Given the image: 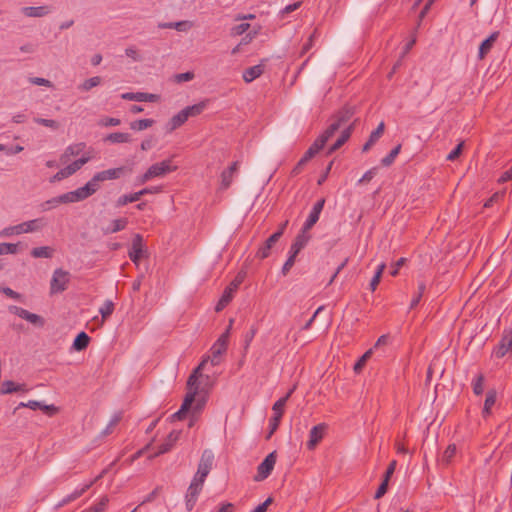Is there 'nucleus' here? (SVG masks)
Returning a JSON list of instances; mask_svg holds the SVG:
<instances>
[{
    "label": "nucleus",
    "mask_w": 512,
    "mask_h": 512,
    "mask_svg": "<svg viewBox=\"0 0 512 512\" xmlns=\"http://www.w3.org/2000/svg\"><path fill=\"white\" fill-rule=\"evenodd\" d=\"M206 364L207 359H203L189 376L187 381V394L180 409L173 415L174 418L182 419L190 410H192L195 416L202 410L205 401L204 399H196V397L204 391L201 386V379L203 378L202 370L205 368Z\"/></svg>",
    "instance_id": "obj_1"
},
{
    "label": "nucleus",
    "mask_w": 512,
    "mask_h": 512,
    "mask_svg": "<svg viewBox=\"0 0 512 512\" xmlns=\"http://www.w3.org/2000/svg\"><path fill=\"white\" fill-rule=\"evenodd\" d=\"M350 119L351 114L349 111L339 112L328 128L317 138L322 139L323 145L325 146L326 142L331 139L339 129H342L340 136L329 149L330 154L338 150L350 138L353 130V124H347Z\"/></svg>",
    "instance_id": "obj_2"
},
{
    "label": "nucleus",
    "mask_w": 512,
    "mask_h": 512,
    "mask_svg": "<svg viewBox=\"0 0 512 512\" xmlns=\"http://www.w3.org/2000/svg\"><path fill=\"white\" fill-rule=\"evenodd\" d=\"M350 119L351 114L349 111L339 112L328 128L317 138L322 139L323 145L325 146L326 142L331 139L339 129H342L340 136L329 149L330 154L338 150L350 138L353 130V124H347Z\"/></svg>",
    "instance_id": "obj_3"
},
{
    "label": "nucleus",
    "mask_w": 512,
    "mask_h": 512,
    "mask_svg": "<svg viewBox=\"0 0 512 512\" xmlns=\"http://www.w3.org/2000/svg\"><path fill=\"white\" fill-rule=\"evenodd\" d=\"M125 170V167H118L96 173L91 180L79 188L84 200L93 195L99 189L100 182L118 179Z\"/></svg>",
    "instance_id": "obj_4"
},
{
    "label": "nucleus",
    "mask_w": 512,
    "mask_h": 512,
    "mask_svg": "<svg viewBox=\"0 0 512 512\" xmlns=\"http://www.w3.org/2000/svg\"><path fill=\"white\" fill-rule=\"evenodd\" d=\"M83 200V195L81 194L80 189L78 188L74 191L64 193L62 195L53 197L49 200L42 202L39 205V208L42 212H47L58 207L60 204L75 203Z\"/></svg>",
    "instance_id": "obj_5"
},
{
    "label": "nucleus",
    "mask_w": 512,
    "mask_h": 512,
    "mask_svg": "<svg viewBox=\"0 0 512 512\" xmlns=\"http://www.w3.org/2000/svg\"><path fill=\"white\" fill-rule=\"evenodd\" d=\"M41 219L29 220L14 226H8L0 231V237L6 238L13 235H20L24 233H32L42 228L43 224Z\"/></svg>",
    "instance_id": "obj_6"
},
{
    "label": "nucleus",
    "mask_w": 512,
    "mask_h": 512,
    "mask_svg": "<svg viewBox=\"0 0 512 512\" xmlns=\"http://www.w3.org/2000/svg\"><path fill=\"white\" fill-rule=\"evenodd\" d=\"M309 236L304 233H300L292 243L290 249H289V256L286 262L284 263L282 267V274L286 275L290 269L293 267L295 263V259L299 252L306 246L308 243Z\"/></svg>",
    "instance_id": "obj_7"
},
{
    "label": "nucleus",
    "mask_w": 512,
    "mask_h": 512,
    "mask_svg": "<svg viewBox=\"0 0 512 512\" xmlns=\"http://www.w3.org/2000/svg\"><path fill=\"white\" fill-rule=\"evenodd\" d=\"M228 333L229 331H226L217 339V341L210 349V355L204 358L207 359V362L210 361L212 366H217L220 364L221 357L227 350Z\"/></svg>",
    "instance_id": "obj_8"
},
{
    "label": "nucleus",
    "mask_w": 512,
    "mask_h": 512,
    "mask_svg": "<svg viewBox=\"0 0 512 512\" xmlns=\"http://www.w3.org/2000/svg\"><path fill=\"white\" fill-rule=\"evenodd\" d=\"M293 391H294V388L291 389L284 397L280 398L273 404V407H272L273 417H271L269 420V428H270L269 436L272 435L277 430L280 420L284 413V406H285L287 400L289 399V397L291 396V394L293 393Z\"/></svg>",
    "instance_id": "obj_9"
},
{
    "label": "nucleus",
    "mask_w": 512,
    "mask_h": 512,
    "mask_svg": "<svg viewBox=\"0 0 512 512\" xmlns=\"http://www.w3.org/2000/svg\"><path fill=\"white\" fill-rule=\"evenodd\" d=\"M70 280V273L61 268L56 269L53 272L52 279L50 282V290L52 294L61 293L66 290Z\"/></svg>",
    "instance_id": "obj_10"
},
{
    "label": "nucleus",
    "mask_w": 512,
    "mask_h": 512,
    "mask_svg": "<svg viewBox=\"0 0 512 512\" xmlns=\"http://www.w3.org/2000/svg\"><path fill=\"white\" fill-rule=\"evenodd\" d=\"M177 168L178 166L173 164L172 158H169L161 162L152 164L147 170L152 179H154L164 177L165 175L176 171Z\"/></svg>",
    "instance_id": "obj_11"
},
{
    "label": "nucleus",
    "mask_w": 512,
    "mask_h": 512,
    "mask_svg": "<svg viewBox=\"0 0 512 512\" xmlns=\"http://www.w3.org/2000/svg\"><path fill=\"white\" fill-rule=\"evenodd\" d=\"M276 463L275 452H272L266 456V458L257 467V474L254 477L255 481L265 480L272 472Z\"/></svg>",
    "instance_id": "obj_12"
},
{
    "label": "nucleus",
    "mask_w": 512,
    "mask_h": 512,
    "mask_svg": "<svg viewBox=\"0 0 512 512\" xmlns=\"http://www.w3.org/2000/svg\"><path fill=\"white\" fill-rule=\"evenodd\" d=\"M242 279L236 278L233 280L224 290L220 300L218 301L215 310L220 312L223 310L232 300L234 293L237 291L239 285L241 284Z\"/></svg>",
    "instance_id": "obj_13"
},
{
    "label": "nucleus",
    "mask_w": 512,
    "mask_h": 512,
    "mask_svg": "<svg viewBox=\"0 0 512 512\" xmlns=\"http://www.w3.org/2000/svg\"><path fill=\"white\" fill-rule=\"evenodd\" d=\"M324 203H325V200L320 199L314 204L312 210L309 213L308 218L306 219L305 223L303 224L301 233L306 234L317 223V221L319 220L321 211L324 207Z\"/></svg>",
    "instance_id": "obj_14"
},
{
    "label": "nucleus",
    "mask_w": 512,
    "mask_h": 512,
    "mask_svg": "<svg viewBox=\"0 0 512 512\" xmlns=\"http://www.w3.org/2000/svg\"><path fill=\"white\" fill-rule=\"evenodd\" d=\"M327 429V425L324 423H320L314 427L309 432V440L307 442V448L309 450H313L317 444L323 439L325 431Z\"/></svg>",
    "instance_id": "obj_15"
},
{
    "label": "nucleus",
    "mask_w": 512,
    "mask_h": 512,
    "mask_svg": "<svg viewBox=\"0 0 512 512\" xmlns=\"http://www.w3.org/2000/svg\"><path fill=\"white\" fill-rule=\"evenodd\" d=\"M214 462V454L211 450H204L202 452L200 461L198 463L197 472L198 474L208 476L210 473Z\"/></svg>",
    "instance_id": "obj_16"
},
{
    "label": "nucleus",
    "mask_w": 512,
    "mask_h": 512,
    "mask_svg": "<svg viewBox=\"0 0 512 512\" xmlns=\"http://www.w3.org/2000/svg\"><path fill=\"white\" fill-rule=\"evenodd\" d=\"M180 434H181V431H178V430L171 431L169 433V435L167 436V438L164 440V442L158 446V449L153 454V456L155 457V456H159V455L169 452L173 448V446L176 444V442L178 441Z\"/></svg>",
    "instance_id": "obj_17"
},
{
    "label": "nucleus",
    "mask_w": 512,
    "mask_h": 512,
    "mask_svg": "<svg viewBox=\"0 0 512 512\" xmlns=\"http://www.w3.org/2000/svg\"><path fill=\"white\" fill-rule=\"evenodd\" d=\"M238 168L239 162L235 161L230 165V167L227 170H224L221 173L220 188L222 190H226L230 187L231 183L233 182L234 176L237 174Z\"/></svg>",
    "instance_id": "obj_18"
},
{
    "label": "nucleus",
    "mask_w": 512,
    "mask_h": 512,
    "mask_svg": "<svg viewBox=\"0 0 512 512\" xmlns=\"http://www.w3.org/2000/svg\"><path fill=\"white\" fill-rule=\"evenodd\" d=\"M281 236L282 231H276L275 233H273L259 248V250L257 251V257L260 259L267 258L270 254V249L280 239Z\"/></svg>",
    "instance_id": "obj_19"
},
{
    "label": "nucleus",
    "mask_w": 512,
    "mask_h": 512,
    "mask_svg": "<svg viewBox=\"0 0 512 512\" xmlns=\"http://www.w3.org/2000/svg\"><path fill=\"white\" fill-rule=\"evenodd\" d=\"M508 352H512V333L505 334L499 345L494 349V355L497 358L504 357Z\"/></svg>",
    "instance_id": "obj_20"
},
{
    "label": "nucleus",
    "mask_w": 512,
    "mask_h": 512,
    "mask_svg": "<svg viewBox=\"0 0 512 512\" xmlns=\"http://www.w3.org/2000/svg\"><path fill=\"white\" fill-rule=\"evenodd\" d=\"M202 489L195 484H190L185 495V506L188 511H192L198 500V496Z\"/></svg>",
    "instance_id": "obj_21"
},
{
    "label": "nucleus",
    "mask_w": 512,
    "mask_h": 512,
    "mask_svg": "<svg viewBox=\"0 0 512 512\" xmlns=\"http://www.w3.org/2000/svg\"><path fill=\"white\" fill-rule=\"evenodd\" d=\"M499 37V32H493L488 38H486L479 47L478 52V58L480 60L484 59L486 55L491 51L492 47L494 46L495 42L497 41Z\"/></svg>",
    "instance_id": "obj_22"
},
{
    "label": "nucleus",
    "mask_w": 512,
    "mask_h": 512,
    "mask_svg": "<svg viewBox=\"0 0 512 512\" xmlns=\"http://www.w3.org/2000/svg\"><path fill=\"white\" fill-rule=\"evenodd\" d=\"M51 12L49 6H37V7H23L21 13L26 17L41 18L48 15Z\"/></svg>",
    "instance_id": "obj_23"
},
{
    "label": "nucleus",
    "mask_w": 512,
    "mask_h": 512,
    "mask_svg": "<svg viewBox=\"0 0 512 512\" xmlns=\"http://www.w3.org/2000/svg\"><path fill=\"white\" fill-rule=\"evenodd\" d=\"M158 27L161 29H175L179 32H187L193 27V22L182 20L178 22H165L159 23Z\"/></svg>",
    "instance_id": "obj_24"
},
{
    "label": "nucleus",
    "mask_w": 512,
    "mask_h": 512,
    "mask_svg": "<svg viewBox=\"0 0 512 512\" xmlns=\"http://www.w3.org/2000/svg\"><path fill=\"white\" fill-rule=\"evenodd\" d=\"M142 255V237L141 235L137 234L133 239L132 248L129 251V257L134 263H137L138 260L142 257Z\"/></svg>",
    "instance_id": "obj_25"
},
{
    "label": "nucleus",
    "mask_w": 512,
    "mask_h": 512,
    "mask_svg": "<svg viewBox=\"0 0 512 512\" xmlns=\"http://www.w3.org/2000/svg\"><path fill=\"white\" fill-rule=\"evenodd\" d=\"M497 399V392L495 389L488 390L484 402V407L482 410V416L484 418L488 417L492 413V407L495 405Z\"/></svg>",
    "instance_id": "obj_26"
},
{
    "label": "nucleus",
    "mask_w": 512,
    "mask_h": 512,
    "mask_svg": "<svg viewBox=\"0 0 512 512\" xmlns=\"http://www.w3.org/2000/svg\"><path fill=\"white\" fill-rule=\"evenodd\" d=\"M127 225H128V219L125 217L114 219L113 221L110 222V224L106 228L103 229V232L106 235L117 233L119 231L124 230L127 227Z\"/></svg>",
    "instance_id": "obj_27"
},
{
    "label": "nucleus",
    "mask_w": 512,
    "mask_h": 512,
    "mask_svg": "<svg viewBox=\"0 0 512 512\" xmlns=\"http://www.w3.org/2000/svg\"><path fill=\"white\" fill-rule=\"evenodd\" d=\"M83 148L84 144L82 143L68 146L64 153L60 156V163L67 164L71 157L79 155Z\"/></svg>",
    "instance_id": "obj_28"
},
{
    "label": "nucleus",
    "mask_w": 512,
    "mask_h": 512,
    "mask_svg": "<svg viewBox=\"0 0 512 512\" xmlns=\"http://www.w3.org/2000/svg\"><path fill=\"white\" fill-rule=\"evenodd\" d=\"M385 129L384 122H381L378 127L371 132L368 141L363 145V152H367L383 135Z\"/></svg>",
    "instance_id": "obj_29"
},
{
    "label": "nucleus",
    "mask_w": 512,
    "mask_h": 512,
    "mask_svg": "<svg viewBox=\"0 0 512 512\" xmlns=\"http://www.w3.org/2000/svg\"><path fill=\"white\" fill-rule=\"evenodd\" d=\"M323 147L322 139H316L302 156V163H308Z\"/></svg>",
    "instance_id": "obj_30"
},
{
    "label": "nucleus",
    "mask_w": 512,
    "mask_h": 512,
    "mask_svg": "<svg viewBox=\"0 0 512 512\" xmlns=\"http://www.w3.org/2000/svg\"><path fill=\"white\" fill-rule=\"evenodd\" d=\"M262 73L263 67L261 65H255L244 70L243 79L245 82L250 83L260 77Z\"/></svg>",
    "instance_id": "obj_31"
},
{
    "label": "nucleus",
    "mask_w": 512,
    "mask_h": 512,
    "mask_svg": "<svg viewBox=\"0 0 512 512\" xmlns=\"http://www.w3.org/2000/svg\"><path fill=\"white\" fill-rule=\"evenodd\" d=\"M94 481H91L87 484H84L82 487L80 488H77L75 489L70 495H68L67 497H65L61 503L59 504L60 506H63L77 498H79L81 495H83L92 485H93Z\"/></svg>",
    "instance_id": "obj_32"
},
{
    "label": "nucleus",
    "mask_w": 512,
    "mask_h": 512,
    "mask_svg": "<svg viewBox=\"0 0 512 512\" xmlns=\"http://www.w3.org/2000/svg\"><path fill=\"white\" fill-rule=\"evenodd\" d=\"M188 120L187 113L182 109L179 113L174 115L168 125H169V131H173L180 126H182L186 121Z\"/></svg>",
    "instance_id": "obj_33"
},
{
    "label": "nucleus",
    "mask_w": 512,
    "mask_h": 512,
    "mask_svg": "<svg viewBox=\"0 0 512 512\" xmlns=\"http://www.w3.org/2000/svg\"><path fill=\"white\" fill-rule=\"evenodd\" d=\"M209 100H203L197 104L187 106L184 111L187 113V117H195L200 115L207 107Z\"/></svg>",
    "instance_id": "obj_34"
},
{
    "label": "nucleus",
    "mask_w": 512,
    "mask_h": 512,
    "mask_svg": "<svg viewBox=\"0 0 512 512\" xmlns=\"http://www.w3.org/2000/svg\"><path fill=\"white\" fill-rule=\"evenodd\" d=\"M105 141L112 144L127 143L131 141V135L129 133L114 132L107 135Z\"/></svg>",
    "instance_id": "obj_35"
},
{
    "label": "nucleus",
    "mask_w": 512,
    "mask_h": 512,
    "mask_svg": "<svg viewBox=\"0 0 512 512\" xmlns=\"http://www.w3.org/2000/svg\"><path fill=\"white\" fill-rule=\"evenodd\" d=\"M90 341V337L85 332H80L74 339L72 348L76 351L86 349Z\"/></svg>",
    "instance_id": "obj_36"
},
{
    "label": "nucleus",
    "mask_w": 512,
    "mask_h": 512,
    "mask_svg": "<svg viewBox=\"0 0 512 512\" xmlns=\"http://www.w3.org/2000/svg\"><path fill=\"white\" fill-rule=\"evenodd\" d=\"M54 250L48 246L36 247L31 250V256L34 258H51Z\"/></svg>",
    "instance_id": "obj_37"
},
{
    "label": "nucleus",
    "mask_w": 512,
    "mask_h": 512,
    "mask_svg": "<svg viewBox=\"0 0 512 512\" xmlns=\"http://www.w3.org/2000/svg\"><path fill=\"white\" fill-rule=\"evenodd\" d=\"M484 375L478 373L472 380L471 386L475 395L479 396L484 392Z\"/></svg>",
    "instance_id": "obj_38"
},
{
    "label": "nucleus",
    "mask_w": 512,
    "mask_h": 512,
    "mask_svg": "<svg viewBox=\"0 0 512 512\" xmlns=\"http://www.w3.org/2000/svg\"><path fill=\"white\" fill-rule=\"evenodd\" d=\"M101 77L99 76H94V77H91L87 80H85L83 83H81L79 86H78V89L82 92H87V91H90L92 88L98 86L101 84Z\"/></svg>",
    "instance_id": "obj_39"
},
{
    "label": "nucleus",
    "mask_w": 512,
    "mask_h": 512,
    "mask_svg": "<svg viewBox=\"0 0 512 512\" xmlns=\"http://www.w3.org/2000/svg\"><path fill=\"white\" fill-rule=\"evenodd\" d=\"M385 268H386L385 263H381L378 265L377 270L369 284L371 291L376 290L378 284L380 283V280H381V277H382V274H383Z\"/></svg>",
    "instance_id": "obj_40"
},
{
    "label": "nucleus",
    "mask_w": 512,
    "mask_h": 512,
    "mask_svg": "<svg viewBox=\"0 0 512 512\" xmlns=\"http://www.w3.org/2000/svg\"><path fill=\"white\" fill-rule=\"evenodd\" d=\"M24 385H19L11 380L4 381L2 384V393L10 394L17 391H24Z\"/></svg>",
    "instance_id": "obj_41"
},
{
    "label": "nucleus",
    "mask_w": 512,
    "mask_h": 512,
    "mask_svg": "<svg viewBox=\"0 0 512 512\" xmlns=\"http://www.w3.org/2000/svg\"><path fill=\"white\" fill-rule=\"evenodd\" d=\"M140 199L137 192L120 196L116 201V207H122L129 203L136 202Z\"/></svg>",
    "instance_id": "obj_42"
},
{
    "label": "nucleus",
    "mask_w": 512,
    "mask_h": 512,
    "mask_svg": "<svg viewBox=\"0 0 512 512\" xmlns=\"http://www.w3.org/2000/svg\"><path fill=\"white\" fill-rule=\"evenodd\" d=\"M425 290H426V284L424 282H419L418 283V292L413 296V298L411 300L410 309L415 308L419 304Z\"/></svg>",
    "instance_id": "obj_43"
},
{
    "label": "nucleus",
    "mask_w": 512,
    "mask_h": 512,
    "mask_svg": "<svg viewBox=\"0 0 512 512\" xmlns=\"http://www.w3.org/2000/svg\"><path fill=\"white\" fill-rule=\"evenodd\" d=\"M114 311V303L111 300H106L103 305L99 309V313L101 314L102 318L105 320Z\"/></svg>",
    "instance_id": "obj_44"
},
{
    "label": "nucleus",
    "mask_w": 512,
    "mask_h": 512,
    "mask_svg": "<svg viewBox=\"0 0 512 512\" xmlns=\"http://www.w3.org/2000/svg\"><path fill=\"white\" fill-rule=\"evenodd\" d=\"M23 319L38 327H43L45 324V321L41 316L31 313L28 310Z\"/></svg>",
    "instance_id": "obj_45"
},
{
    "label": "nucleus",
    "mask_w": 512,
    "mask_h": 512,
    "mask_svg": "<svg viewBox=\"0 0 512 512\" xmlns=\"http://www.w3.org/2000/svg\"><path fill=\"white\" fill-rule=\"evenodd\" d=\"M153 124H154L153 119H141V120H137V121H134L133 123H131V128L134 130L142 131V130H145V129L151 127Z\"/></svg>",
    "instance_id": "obj_46"
},
{
    "label": "nucleus",
    "mask_w": 512,
    "mask_h": 512,
    "mask_svg": "<svg viewBox=\"0 0 512 512\" xmlns=\"http://www.w3.org/2000/svg\"><path fill=\"white\" fill-rule=\"evenodd\" d=\"M400 150H401V145H397L395 148H393L390 151V153L381 160L382 165L390 166L394 162V160L397 157V155L399 154Z\"/></svg>",
    "instance_id": "obj_47"
},
{
    "label": "nucleus",
    "mask_w": 512,
    "mask_h": 512,
    "mask_svg": "<svg viewBox=\"0 0 512 512\" xmlns=\"http://www.w3.org/2000/svg\"><path fill=\"white\" fill-rule=\"evenodd\" d=\"M109 498L107 496H102L99 502L91 507H89L85 512H103L108 505Z\"/></svg>",
    "instance_id": "obj_48"
},
{
    "label": "nucleus",
    "mask_w": 512,
    "mask_h": 512,
    "mask_svg": "<svg viewBox=\"0 0 512 512\" xmlns=\"http://www.w3.org/2000/svg\"><path fill=\"white\" fill-rule=\"evenodd\" d=\"M89 160H90V157L84 155L81 158L68 164V166H69L70 170L72 171V173L74 174L78 170H80Z\"/></svg>",
    "instance_id": "obj_49"
},
{
    "label": "nucleus",
    "mask_w": 512,
    "mask_h": 512,
    "mask_svg": "<svg viewBox=\"0 0 512 512\" xmlns=\"http://www.w3.org/2000/svg\"><path fill=\"white\" fill-rule=\"evenodd\" d=\"M89 160H90V157L84 155L81 158L68 164V166H69L70 170L72 171V173L74 174L78 170H80Z\"/></svg>",
    "instance_id": "obj_50"
},
{
    "label": "nucleus",
    "mask_w": 512,
    "mask_h": 512,
    "mask_svg": "<svg viewBox=\"0 0 512 512\" xmlns=\"http://www.w3.org/2000/svg\"><path fill=\"white\" fill-rule=\"evenodd\" d=\"M373 353V349H369L367 350L362 356L361 358L355 363L354 365V371L356 373H359L362 368L364 367L365 363L367 362V360L371 357Z\"/></svg>",
    "instance_id": "obj_51"
},
{
    "label": "nucleus",
    "mask_w": 512,
    "mask_h": 512,
    "mask_svg": "<svg viewBox=\"0 0 512 512\" xmlns=\"http://www.w3.org/2000/svg\"><path fill=\"white\" fill-rule=\"evenodd\" d=\"M18 249L17 244L12 243H0V255L5 254H16Z\"/></svg>",
    "instance_id": "obj_52"
},
{
    "label": "nucleus",
    "mask_w": 512,
    "mask_h": 512,
    "mask_svg": "<svg viewBox=\"0 0 512 512\" xmlns=\"http://www.w3.org/2000/svg\"><path fill=\"white\" fill-rule=\"evenodd\" d=\"M34 121L37 124L43 125L45 127L51 128L53 130H57L59 128V123L52 119L35 118Z\"/></svg>",
    "instance_id": "obj_53"
},
{
    "label": "nucleus",
    "mask_w": 512,
    "mask_h": 512,
    "mask_svg": "<svg viewBox=\"0 0 512 512\" xmlns=\"http://www.w3.org/2000/svg\"><path fill=\"white\" fill-rule=\"evenodd\" d=\"M377 172H378L377 167H373V168L369 169L359 179L358 183L361 184V183H365V182H370L376 176Z\"/></svg>",
    "instance_id": "obj_54"
},
{
    "label": "nucleus",
    "mask_w": 512,
    "mask_h": 512,
    "mask_svg": "<svg viewBox=\"0 0 512 512\" xmlns=\"http://www.w3.org/2000/svg\"><path fill=\"white\" fill-rule=\"evenodd\" d=\"M29 82L33 85L52 87L53 84L50 80L41 77H31Z\"/></svg>",
    "instance_id": "obj_55"
},
{
    "label": "nucleus",
    "mask_w": 512,
    "mask_h": 512,
    "mask_svg": "<svg viewBox=\"0 0 512 512\" xmlns=\"http://www.w3.org/2000/svg\"><path fill=\"white\" fill-rule=\"evenodd\" d=\"M456 454V446L449 445L443 453V460L449 462Z\"/></svg>",
    "instance_id": "obj_56"
},
{
    "label": "nucleus",
    "mask_w": 512,
    "mask_h": 512,
    "mask_svg": "<svg viewBox=\"0 0 512 512\" xmlns=\"http://www.w3.org/2000/svg\"><path fill=\"white\" fill-rule=\"evenodd\" d=\"M462 148H463V143H460L458 144L448 155H447V160L448 161H454L456 160L459 155L461 154L462 152Z\"/></svg>",
    "instance_id": "obj_57"
},
{
    "label": "nucleus",
    "mask_w": 512,
    "mask_h": 512,
    "mask_svg": "<svg viewBox=\"0 0 512 512\" xmlns=\"http://www.w3.org/2000/svg\"><path fill=\"white\" fill-rule=\"evenodd\" d=\"M20 407H28L32 410H37L42 408V403L36 400H30L27 403L21 402L16 409Z\"/></svg>",
    "instance_id": "obj_58"
},
{
    "label": "nucleus",
    "mask_w": 512,
    "mask_h": 512,
    "mask_svg": "<svg viewBox=\"0 0 512 512\" xmlns=\"http://www.w3.org/2000/svg\"><path fill=\"white\" fill-rule=\"evenodd\" d=\"M388 483H389V481H386L383 479L382 483L380 484V486L378 487V489L375 493V496H374L375 499H380L381 497H383L385 495V493L387 492V489H388Z\"/></svg>",
    "instance_id": "obj_59"
},
{
    "label": "nucleus",
    "mask_w": 512,
    "mask_h": 512,
    "mask_svg": "<svg viewBox=\"0 0 512 512\" xmlns=\"http://www.w3.org/2000/svg\"><path fill=\"white\" fill-rule=\"evenodd\" d=\"M125 54L127 57L133 59L134 61H141V57L137 49L133 46L126 48Z\"/></svg>",
    "instance_id": "obj_60"
},
{
    "label": "nucleus",
    "mask_w": 512,
    "mask_h": 512,
    "mask_svg": "<svg viewBox=\"0 0 512 512\" xmlns=\"http://www.w3.org/2000/svg\"><path fill=\"white\" fill-rule=\"evenodd\" d=\"M206 477L207 476L198 474V472H196L190 484H195L198 488L203 489Z\"/></svg>",
    "instance_id": "obj_61"
},
{
    "label": "nucleus",
    "mask_w": 512,
    "mask_h": 512,
    "mask_svg": "<svg viewBox=\"0 0 512 512\" xmlns=\"http://www.w3.org/2000/svg\"><path fill=\"white\" fill-rule=\"evenodd\" d=\"M396 466H397L396 460H393L390 462V464L388 465L386 472L384 474V478H383L384 480H386V481L390 480L393 473L395 472Z\"/></svg>",
    "instance_id": "obj_62"
},
{
    "label": "nucleus",
    "mask_w": 512,
    "mask_h": 512,
    "mask_svg": "<svg viewBox=\"0 0 512 512\" xmlns=\"http://www.w3.org/2000/svg\"><path fill=\"white\" fill-rule=\"evenodd\" d=\"M250 28L249 23H241L233 27L232 32L234 35H242Z\"/></svg>",
    "instance_id": "obj_63"
},
{
    "label": "nucleus",
    "mask_w": 512,
    "mask_h": 512,
    "mask_svg": "<svg viewBox=\"0 0 512 512\" xmlns=\"http://www.w3.org/2000/svg\"><path fill=\"white\" fill-rule=\"evenodd\" d=\"M0 291H1L3 294H5L6 296H8V297H10V298H12V299L18 300V299H20V298H21V295H20L18 292H16V291L12 290V289H11V288H9V287H2V288L0 289Z\"/></svg>",
    "instance_id": "obj_64"
}]
</instances>
